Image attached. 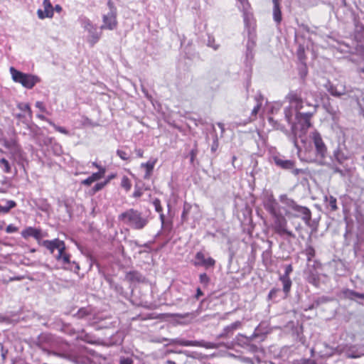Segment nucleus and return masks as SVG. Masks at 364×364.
I'll return each mask as SVG.
<instances>
[{
    "label": "nucleus",
    "mask_w": 364,
    "mask_h": 364,
    "mask_svg": "<svg viewBox=\"0 0 364 364\" xmlns=\"http://www.w3.org/2000/svg\"><path fill=\"white\" fill-rule=\"evenodd\" d=\"M290 106L285 108L284 115L287 121L291 124V132L294 135L293 143L299 149L301 147L299 144V140L302 144H305L304 136L311 127L310 119L311 113H301L299 112L302 108L303 102L296 93H290L287 95Z\"/></svg>",
    "instance_id": "nucleus-1"
},
{
    "label": "nucleus",
    "mask_w": 364,
    "mask_h": 364,
    "mask_svg": "<svg viewBox=\"0 0 364 364\" xmlns=\"http://www.w3.org/2000/svg\"><path fill=\"white\" fill-rule=\"evenodd\" d=\"M279 201L282 204V208L284 210L285 215L289 218H301L305 224L309 225L311 213L308 208L299 205L286 195L280 196Z\"/></svg>",
    "instance_id": "nucleus-2"
},
{
    "label": "nucleus",
    "mask_w": 364,
    "mask_h": 364,
    "mask_svg": "<svg viewBox=\"0 0 364 364\" xmlns=\"http://www.w3.org/2000/svg\"><path fill=\"white\" fill-rule=\"evenodd\" d=\"M119 218L124 224L134 230H141L148 223V219L138 210L129 209L119 215Z\"/></svg>",
    "instance_id": "nucleus-3"
},
{
    "label": "nucleus",
    "mask_w": 364,
    "mask_h": 364,
    "mask_svg": "<svg viewBox=\"0 0 364 364\" xmlns=\"http://www.w3.org/2000/svg\"><path fill=\"white\" fill-rule=\"evenodd\" d=\"M78 22L83 29L84 32L87 33L86 41L90 46L95 45L101 38L102 30L97 27V24L86 16H81L78 18Z\"/></svg>",
    "instance_id": "nucleus-4"
},
{
    "label": "nucleus",
    "mask_w": 364,
    "mask_h": 364,
    "mask_svg": "<svg viewBox=\"0 0 364 364\" xmlns=\"http://www.w3.org/2000/svg\"><path fill=\"white\" fill-rule=\"evenodd\" d=\"M9 72L14 82L21 84L27 89L33 88L40 82V78L37 75L22 73L14 67L9 68Z\"/></svg>",
    "instance_id": "nucleus-5"
},
{
    "label": "nucleus",
    "mask_w": 364,
    "mask_h": 364,
    "mask_svg": "<svg viewBox=\"0 0 364 364\" xmlns=\"http://www.w3.org/2000/svg\"><path fill=\"white\" fill-rule=\"evenodd\" d=\"M309 136L315 148L316 159L320 164H323L327 155V147L323 138L317 131L312 132Z\"/></svg>",
    "instance_id": "nucleus-6"
},
{
    "label": "nucleus",
    "mask_w": 364,
    "mask_h": 364,
    "mask_svg": "<svg viewBox=\"0 0 364 364\" xmlns=\"http://www.w3.org/2000/svg\"><path fill=\"white\" fill-rule=\"evenodd\" d=\"M274 218L273 228L275 232L281 235H287L289 236H291V232L289 231L287 228V221L284 216L282 215V212L274 215Z\"/></svg>",
    "instance_id": "nucleus-7"
},
{
    "label": "nucleus",
    "mask_w": 364,
    "mask_h": 364,
    "mask_svg": "<svg viewBox=\"0 0 364 364\" xmlns=\"http://www.w3.org/2000/svg\"><path fill=\"white\" fill-rule=\"evenodd\" d=\"M240 3L238 8L243 12L244 23L245 27L248 28V32L250 34V27L253 26L252 15L250 12V4L248 0H237Z\"/></svg>",
    "instance_id": "nucleus-8"
},
{
    "label": "nucleus",
    "mask_w": 364,
    "mask_h": 364,
    "mask_svg": "<svg viewBox=\"0 0 364 364\" xmlns=\"http://www.w3.org/2000/svg\"><path fill=\"white\" fill-rule=\"evenodd\" d=\"M117 13H107L102 15L100 30H114L117 27Z\"/></svg>",
    "instance_id": "nucleus-9"
},
{
    "label": "nucleus",
    "mask_w": 364,
    "mask_h": 364,
    "mask_svg": "<svg viewBox=\"0 0 364 364\" xmlns=\"http://www.w3.org/2000/svg\"><path fill=\"white\" fill-rule=\"evenodd\" d=\"M43 9L37 11L38 18L41 20L45 18H52L54 16V9L50 0H43L42 3Z\"/></svg>",
    "instance_id": "nucleus-10"
},
{
    "label": "nucleus",
    "mask_w": 364,
    "mask_h": 364,
    "mask_svg": "<svg viewBox=\"0 0 364 364\" xmlns=\"http://www.w3.org/2000/svg\"><path fill=\"white\" fill-rule=\"evenodd\" d=\"M21 234L24 239H28L30 237H33L38 241V244L41 242L42 238L46 236V233L42 232L41 229L33 227H27L21 231Z\"/></svg>",
    "instance_id": "nucleus-11"
},
{
    "label": "nucleus",
    "mask_w": 364,
    "mask_h": 364,
    "mask_svg": "<svg viewBox=\"0 0 364 364\" xmlns=\"http://www.w3.org/2000/svg\"><path fill=\"white\" fill-rule=\"evenodd\" d=\"M193 264L195 266H203L205 268H208L213 267L215 264V261L210 257H206L203 252H198L196 254Z\"/></svg>",
    "instance_id": "nucleus-12"
},
{
    "label": "nucleus",
    "mask_w": 364,
    "mask_h": 364,
    "mask_svg": "<svg viewBox=\"0 0 364 364\" xmlns=\"http://www.w3.org/2000/svg\"><path fill=\"white\" fill-rule=\"evenodd\" d=\"M274 161L275 164L284 169H291L294 175H298L301 172V169L294 168V162L291 160H286L279 157H274Z\"/></svg>",
    "instance_id": "nucleus-13"
},
{
    "label": "nucleus",
    "mask_w": 364,
    "mask_h": 364,
    "mask_svg": "<svg viewBox=\"0 0 364 364\" xmlns=\"http://www.w3.org/2000/svg\"><path fill=\"white\" fill-rule=\"evenodd\" d=\"M64 244L65 242L63 240L55 238L52 240H41L39 245L46 247L50 253H53L55 250L60 249L62 250Z\"/></svg>",
    "instance_id": "nucleus-14"
},
{
    "label": "nucleus",
    "mask_w": 364,
    "mask_h": 364,
    "mask_svg": "<svg viewBox=\"0 0 364 364\" xmlns=\"http://www.w3.org/2000/svg\"><path fill=\"white\" fill-rule=\"evenodd\" d=\"M106 172V169L104 167H99V171L92 173L87 178L82 181L81 183L85 186H90L95 181H97L102 178Z\"/></svg>",
    "instance_id": "nucleus-15"
},
{
    "label": "nucleus",
    "mask_w": 364,
    "mask_h": 364,
    "mask_svg": "<svg viewBox=\"0 0 364 364\" xmlns=\"http://www.w3.org/2000/svg\"><path fill=\"white\" fill-rule=\"evenodd\" d=\"M264 208L272 216L281 212L277 202L272 198H269L266 200Z\"/></svg>",
    "instance_id": "nucleus-16"
},
{
    "label": "nucleus",
    "mask_w": 364,
    "mask_h": 364,
    "mask_svg": "<svg viewBox=\"0 0 364 364\" xmlns=\"http://www.w3.org/2000/svg\"><path fill=\"white\" fill-rule=\"evenodd\" d=\"M327 90L335 97H340L346 94V87L342 83H338L336 85L329 84L328 87H326Z\"/></svg>",
    "instance_id": "nucleus-17"
},
{
    "label": "nucleus",
    "mask_w": 364,
    "mask_h": 364,
    "mask_svg": "<svg viewBox=\"0 0 364 364\" xmlns=\"http://www.w3.org/2000/svg\"><path fill=\"white\" fill-rule=\"evenodd\" d=\"M156 162V159H151L147 162L141 164L140 167L145 170V174L144 176L145 179L150 178Z\"/></svg>",
    "instance_id": "nucleus-18"
},
{
    "label": "nucleus",
    "mask_w": 364,
    "mask_h": 364,
    "mask_svg": "<svg viewBox=\"0 0 364 364\" xmlns=\"http://www.w3.org/2000/svg\"><path fill=\"white\" fill-rule=\"evenodd\" d=\"M58 255L55 256L56 260L62 262L63 264H67L70 262V255L65 252V244L63 245V248L58 250Z\"/></svg>",
    "instance_id": "nucleus-19"
},
{
    "label": "nucleus",
    "mask_w": 364,
    "mask_h": 364,
    "mask_svg": "<svg viewBox=\"0 0 364 364\" xmlns=\"http://www.w3.org/2000/svg\"><path fill=\"white\" fill-rule=\"evenodd\" d=\"M282 0H272L273 3V18L274 21L279 23L282 21V13L279 7V3Z\"/></svg>",
    "instance_id": "nucleus-20"
},
{
    "label": "nucleus",
    "mask_w": 364,
    "mask_h": 364,
    "mask_svg": "<svg viewBox=\"0 0 364 364\" xmlns=\"http://www.w3.org/2000/svg\"><path fill=\"white\" fill-rule=\"evenodd\" d=\"M171 344H176L181 346H197L198 341H188L181 338L172 339Z\"/></svg>",
    "instance_id": "nucleus-21"
},
{
    "label": "nucleus",
    "mask_w": 364,
    "mask_h": 364,
    "mask_svg": "<svg viewBox=\"0 0 364 364\" xmlns=\"http://www.w3.org/2000/svg\"><path fill=\"white\" fill-rule=\"evenodd\" d=\"M255 100L256 102V105L252 110V116L256 117V115L259 112L264 98L261 94H257L255 97Z\"/></svg>",
    "instance_id": "nucleus-22"
},
{
    "label": "nucleus",
    "mask_w": 364,
    "mask_h": 364,
    "mask_svg": "<svg viewBox=\"0 0 364 364\" xmlns=\"http://www.w3.org/2000/svg\"><path fill=\"white\" fill-rule=\"evenodd\" d=\"M279 279L282 282L284 291L285 293H288L290 291L291 286V281L289 277H287V275H282Z\"/></svg>",
    "instance_id": "nucleus-23"
},
{
    "label": "nucleus",
    "mask_w": 364,
    "mask_h": 364,
    "mask_svg": "<svg viewBox=\"0 0 364 364\" xmlns=\"http://www.w3.org/2000/svg\"><path fill=\"white\" fill-rule=\"evenodd\" d=\"M198 344L197 345V346L203 347L207 349L218 348L220 346H222V343H215L210 342H205L203 341H198Z\"/></svg>",
    "instance_id": "nucleus-24"
},
{
    "label": "nucleus",
    "mask_w": 364,
    "mask_h": 364,
    "mask_svg": "<svg viewBox=\"0 0 364 364\" xmlns=\"http://www.w3.org/2000/svg\"><path fill=\"white\" fill-rule=\"evenodd\" d=\"M6 205L3 206L0 205V213H7L11 208L16 206V202L14 200H6Z\"/></svg>",
    "instance_id": "nucleus-25"
},
{
    "label": "nucleus",
    "mask_w": 364,
    "mask_h": 364,
    "mask_svg": "<svg viewBox=\"0 0 364 364\" xmlns=\"http://www.w3.org/2000/svg\"><path fill=\"white\" fill-rule=\"evenodd\" d=\"M120 185H121V187L123 188L126 191V192L129 191L132 188V182L129 180V178L126 176H124L122 178Z\"/></svg>",
    "instance_id": "nucleus-26"
},
{
    "label": "nucleus",
    "mask_w": 364,
    "mask_h": 364,
    "mask_svg": "<svg viewBox=\"0 0 364 364\" xmlns=\"http://www.w3.org/2000/svg\"><path fill=\"white\" fill-rule=\"evenodd\" d=\"M333 156L336 160L340 164L343 163L348 158L347 156L339 149L334 151Z\"/></svg>",
    "instance_id": "nucleus-27"
},
{
    "label": "nucleus",
    "mask_w": 364,
    "mask_h": 364,
    "mask_svg": "<svg viewBox=\"0 0 364 364\" xmlns=\"http://www.w3.org/2000/svg\"><path fill=\"white\" fill-rule=\"evenodd\" d=\"M325 200L327 205L331 208L332 210H336L337 209L336 198H334L332 196H326Z\"/></svg>",
    "instance_id": "nucleus-28"
},
{
    "label": "nucleus",
    "mask_w": 364,
    "mask_h": 364,
    "mask_svg": "<svg viewBox=\"0 0 364 364\" xmlns=\"http://www.w3.org/2000/svg\"><path fill=\"white\" fill-rule=\"evenodd\" d=\"M18 108L19 109H21V111H23V112H26L28 115V117H31L32 112H31V107H30L28 104H27V103H19L18 105Z\"/></svg>",
    "instance_id": "nucleus-29"
},
{
    "label": "nucleus",
    "mask_w": 364,
    "mask_h": 364,
    "mask_svg": "<svg viewBox=\"0 0 364 364\" xmlns=\"http://www.w3.org/2000/svg\"><path fill=\"white\" fill-rule=\"evenodd\" d=\"M207 45L215 50H218L220 47V45L215 42L214 37L211 36H208Z\"/></svg>",
    "instance_id": "nucleus-30"
},
{
    "label": "nucleus",
    "mask_w": 364,
    "mask_h": 364,
    "mask_svg": "<svg viewBox=\"0 0 364 364\" xmlns=\"http://www.w3.org/2000/svg\"><path fill=\"white\" fill-rule=\"evenodd\" d=\"M192 208V205L189 203H185L183 205V210L181 215V218L183 220H187V216Z\"/></svg>",
    "instance_id": "nucleus-31"
},
{
    "label": "nucleus",
    "mask_w": 364,
    "mask_h": 364,
    "mask_svg": "<svg viewBox=\"0 0 364 364\" xmlns=\"http://www.w3.org/2000/svg\"><path fill=\"white\" fill-rule=\"evenodd\" d=\"M241 326H242V323L240 321H235V322L231 323L230 325L226 326L225 328V331L227 332L233 331L239 328Z\"/></svg>",
    "instance_id": "nucleus-32"
},
{
    "label": "nucleus",
    "mask_w": 364,
    "mask_h": 364,
    "mask_svg": "<svg viewBox=\"0 0 364 364\" xmlns=\"http://www.w3.org/2000/svg\"><path fill=\"white\" fill-rule=\"evenodd\" d=\"M0 166L3 168L4 172L9 173L10 172L11 167L7 160L5 159H1L0 160Z\"/></svg>",
    "instance_id": "nucleus-33"
},
{
    "label": "nucleus",
    "mask_w": 364,
    "mask_h": 364,
    "mask_svg": "<svg viewBox=\"0 0 364 364\" xmlns=\"http://www.w3.org/2000/svg\"><path fill=\"white\" fill-rule=\"evenodd\" d=\"M48 123L50 125H52L56 131H58V132H60L62 134H69L68 131L66 130L64 127L58 126V125H56L55 124H54L51 121H48Z\"/></svg>",
    "instance_id": "nucleus-34"
},
{
    "label": "nucleus",
    "mask_w": 364,
    "mask_h": 364,
    "mask_svg": "<svg viewBox=\"0 0 364 364\" xmlns=\"http://www.w3.org/2000/svg\"><path fill=\"white\" fill-rule=\"evenodd\" d=\"M108 181H109V180H107L105 182H101V183H98L95 184V186L92 188L93 193H95L96 192L102 189L106 186V184L108 183Z\"/></svg>",
    "instance_id": "nucleus-35"
},
{
    "label": "nucleus",
    "mask_w": 364,
    "mask_h": 364,
    "mask_svg": "<svg viewBox=\"0 0 364 364\" xmlns=\"http://www.w3.org/2000/svg\"><path fill=\"white\" fill-rule=\"evenodd\" d=\"M117 156L124 161H128L129 159V156L128 154L122 150L118 149L117 151Z\"/></svg>",
    "instance_id": "nucleus-36"
},
{
    "label": "nucleus",
    "mask_w": 364,
    "mask_h": 364,
    "mask_svg": "<svg viewBox=\"0 0 364 364\" xmlns=\"http://www.w3.org/2000/svg\"><path fill=\"white\" fill-rule=\"evenodd\" d=\"M199 279L200 282L205 286L208 285L210 281L208 276L205 273L200 274L199 276Z\"/></svg>",
    "instance_id": "nucleus-37"
},
{
    "label": "nucleus",
    "mask_w": 364,
    "mask_h": 364,
    "mask_svg": "<svg viewBox=\"0 0 364 364\" xmlns=\"http://www.w3.org/2000/svg\"><path fill=\"white\" fill-rule=\"evenodd\" d=\"M107 5L109 8V11L107 13H117V9L112 0H109Z\"/></svg>",
    "instance_id": "nucleus-38"
},
{
    "label": "nucleus",
    "mask_w": 364,
    "mask_h": 364,
    "mask_svg": "<svg viewBox=\"0 0 364 364\" xmlns=\"http://www.w3.org/2000/svg\"><path fill=\"white\" fill-rule=\"evenodd\" d=\"M142 194H143L142 190L140 188H139L137 186H136L134 191L133 193V196L134 198H139L142 196Z\"/></svg>",
    "instance_id": "nucleus-39"
},
{
    "label": "nucleus",
    "mask_w": 364,
    "mask_h": 364,
    "mask_svg": "<svg viewBox=\"0 0 364 364\" xmlns=\"http://www.w3.org/2000/svg\"><path fill=\"white\" fill-rule=\"evenodd\" d=\"M306 255L308 257V259L310 260L311 257L314 256V250L313 247H309L306 250Z\"/></svg>",
    "instance_id": "nucleus-40"
},
{
    "label": "nucleus",
    "mask_w": 364,
    "mask_h": 364,
    "mask_svg": "<svg viewBox=\"0 0 364 364\" xmlns=\"http://www.w3.org/2000/svg\"><path fill=\"white\" fill-rule=\"evenodd\" d=\"M18 228L14 225L11 224L6 227V232L7 233H13L17 232Z\"/></svg>",
    "instance_id": "nucleus-41"
},
{
    "label": "nucleus",
    "mask_w": 364,
    "mask_h": 364,
    "mask_svg": "<svg viewBox=\"0 0 364 364\" xmlns=\"http://www.w3.org/2000/svg\"><path fill=\"white\" fill-rule=\"evenodd\" d=\"M154 205L155 206V209L158 213H160L162 211V208L161 206V203L159 199H155L154 200Z\"/></svg>",
    "instance_id": "nucleus-42"
},
{
    "label": "nucleus",
    "mask_w": 364,
    "mask_h": 364,
    "mask_svg": "<svg viewBox=\"0 0 364 364\" xmlns=\"http://www.w3.org/2000/svg\"><path fill=\"white\" fill-rule=\"evenodd\" d=\"M36 107L39 109L41 112H46V107L42 102L38 101L36 102Z\"/></svg>",
    "instance_id": "nucleus-43"
},
{
    "label": "nucleus",
    "mask_w": 364,
    "mask_h": 364,
    "mask_svg": "<svg viewBox=\"0 0 364 364\" xmlns=\"http://www.w3.org/2000/svg\"><path fill=\"white\" fill-rule=\"evenodd\" d=\"M292 270H293V268L291 264L286 265L285 272L283 275H287V277H289V274L291 273Z\"/></svg>",
    "instance_id": "nucleus-44"
},
{
    "label": "nucleus",
    "mask_w": 364,
    "mask_h": 364,
    "mask_svg": "<svg viewBox=\"0 0 364 364\" xmlns=\"http://www.w3.org/2000/svg\"><path fill=\"white\" fill-rule=\"evenodd\" d=\"M132 360L130 358H122L120 360V364H132Z\"/></svg>",
    "instance_id": "nucleus-45"
},
{
    "label": "nucleus",
    "mask_w": 364,
    "mask_h": 364,
    "mask_svg": "<svg viewBox=\"0 0 364 364\" xmlns=\"http://www.w3.org/2000/svg\"><path fill=\"white\" fill-rule=\"evenodd\" d=\"M54 11H56L57 13H60L63 10L62 6L59 4H56L54 7Z\"/></svg>",
    "instance_id": "nucleus-46"
},
{
    "label": "nucleus",
    "mask_w": 364,
    "mask_h": 364,
    "mask_svg": "<svg viewBox=\"0 0 364 364\" xmlns=\"http://www.w3.org/2000/svg\"><path fill=\"white\" fill-rule=\"evenodd\" d=\"M135 151H136V156L138 157L141 158L143 156L144 151L142 149H136Z\"/></svg>",
    "instance_id": "nucleus-47"
},
{
    "label": "nucleus",
    "mask_w": 364,
    "mask_h": 364,
    "mask_svg": "<svg viewBox=\"0 0 364 364\" xmlns=\"http://www.w3.org/2000/svg\"><path fill=\"white\" fill-rule=\"evenodd\" d=\"M255 46V43L253 41H249L247 45V50H250Z\"/></svg>",
    "instance_id": "nucleus-48"
},
{
    "label": "nucleus",
    "mask_w": 364,
    "mask_h": 364,
    "mask_svg": "<svg viewBox=\"0 0 364 364\" xmlns=\"http://www.w3.org/2000/svg\"><path fill=\"white\" fill-rule=\"evenodd\" d=\"M53 139L50 137H47L44 140V144L48 146L52 143Z\"/></svg>",
    "instance_id": "nucleus-49"
},
{
    "label": "nucleus",
    "mask_w": 364,
    "mask_h": 364,
    "mask_svg": "<svg viewBox=\"0 0 364 364\" xmlns=\"http://www.w3.org/2000/svg\"><path fill=\"white\" fill-rule=\"evenodd\" d=\"M60 146L58 144H55V151L56 154H59L60 152Z\"/></svg>",
    "instance_id": "nucleus-50"
},
{
    "label": "nucleus",
    "mask_w": 364,
    "mask_h": 364,
    "mask_svg": "<svg viewBox=\"0 0 364 364\" xmlns=\"http://www.w3.org/2000/svg\"><path fill=\"white\" fill-rule=\"evenodd\" d=\"M202 295H203V292H202V291L200 290V288H198V289H197V291H196V298H197V299H198V298H199L200 296H202Z\"/></svg>",
    "instance_id": "nucleus-51"
},
{
    "label": "nucleus",
    "mask_w": 364,
    "mask_h": 364,
    "mask_svg": "<svg viewBox=\"0 0 364 364\" xmlns=\"http://www.w3.org/2000/svg\"><path fill=\"white\" fill-rule=\"evenodd\" d=\"M37 117H38L39 119H41L46 120L48 122V121H50L49 119H47L46 118V117H45V116H43V114H37Z\"/></svg>",
    "instance_id": "nucleus-52"
},
{
    "label": "nucleus",
    "mask_w": 364,
    "mask_h": 364,
    "mask_svg": "<svg viewBox=\"0 0 364 364\" xmlns=\"http://www.w3.org/2000/svg\"><path fill=\"white\" fill-rule=\"evenodd\" d=\"M92 166L97 168L99 169V167H101L100 166H99L96 162H93L92 163Z\"/></svg>",
    "instance_id": "nucleus-53"
},
{
    "label": "nucleus",
    "mask_w": 364,
    "mask_h": 364,
    "mask_svg": "<svg viewBox=\"0 0 364 364\" xmlns=\"http://www.w3.org/2000/svg\"><path fill=\"white\" fill-rule=\"evenodd\" d=\"M160 219L161 220V223H164V215L163 214L160 215Z\"/></svg>",
    "instance_id": "nucleus-54"
},
{
    "label": "nucleus",
    "mask_w": 364,
    "mask_h": 364,
    "mask_svg": "<svg viewBox=\"0 0 364 364\" xmlns=\"http://www.w3.org/2000/svg\"><path fill=\"white\" fill-rule=\"evenodd\" d=\"M218 125L223 131V129H224L223 124L222 123H218Z\"/></svg>",
    "instance_id": "nucleus-55"
},
{
    "label": "nucleus",
    "mask_w": 364,
    "mask_h": 364,
    "mask_svg": "<svg viewBox=\"0 0 364 364\" xmlns=\"http://www.w3.org/2000/svg\"><path fill=\"white\" fill-rule=\"evenodd\" d=\"M167 363L168 364H176L175 362L172 361V360H168L167 361Z\"/></svg>",
    "instance_id": "nucleus-56"
},
{
    "label": "nucleus",
    "mask_w": 364,
    "mask_h": 364,
    "mask_svg": "<svg viewBox=\"0 0 364 364\" xmlns=\"http://www.w3.org/2000/svg\"><path fill=\"white\" fill-rule=\"evenodd\" d=\"M143 92H144L145 95H146L148 98H149V95H148L147 92H146L145 90H143Z\"/></svg>",
    "instance_id": "nucleus-57"
},
{
    "label": "nucleus",
    "mask_w": 364,
    "mask_h": 364,
    "mask_svg": "<svg viewBox=\"0 0 364 364\" xmlns=\"http://www.w3.org/2000/svg\"><path fill=\"white\" fill-rule=\"evenodd\" d=\"M194 207L196 209L198 210V206L197 205H195Z\"/></svg>",
    "instance_id": "nucleus-58"
},
{
    "label": "nucleus",
    "mask_w": 364,
    "mask_h": 364,
    "mask_svg": "<svg viewBox=\"0 0 364 364\" xmlns=\"http://www.w3.org/2000/svg\"><path fill=\"white\" fill-rule=\"evenodd\" d=\"M270 364H272V363H270Z\"/></svg>",
    "instance_id": "nucleus-59"
}]
</instances>
